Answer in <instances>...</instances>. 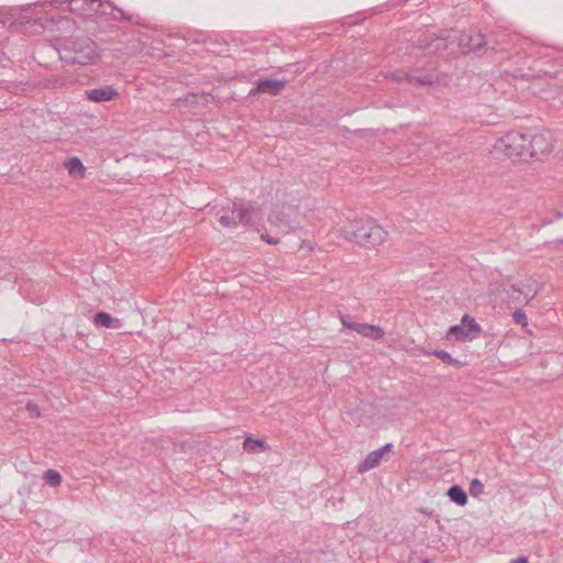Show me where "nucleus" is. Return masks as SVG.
<instances>
[{
  "mask_svg": "<svg viewBox=\"0 0 563 563\" xmlns=\"http://www.w3.org/2000/svg\"><path fill=\"white\" fill-rule=\"evenodd\" d=\"M433 42H437L435 49H445L448 47L446 38L444 37H437L433 40Z\"/></svg>",
  "mask_w": 563,
  "mask_h": 563,
  "instance_id": "obj_26",
  "label": "nucleus"
},
{
  "mask_svg": "<svg viewBox=\"0 0 563 563\" xmlns=\"http://www.w3.org/2000/svg\"><path fill=\"white\" fill-rule=\"evenodd\" d=\"M93 322L96 325L107 329H119L121 327L120 319L112 318L109 313L103 311L97 312L95 314Z\"/></svg>",
  "mask_w": 563,
  "mask_h": 563,
  "instance_id": "obj_13",
  "label": "nucleus"
},
{
  "mask_svg": "<svg viewBox=\"0 0 563 563\" xmlns=\"http://www.w3.org/2000/svg\"><path fill=\"white\" fill-rule=\"evenodd\" d=\"M60 58L68 64L85 66L93 64L100 58V54L93 41L75 38L65 44Z\"/></svg>",
  "mask_w": 563,
  "mask_h": 563,
  "instance_id": "obj_2",
  "label": "nucleus"
},
{
  "mask_svg": "<svg viewBox=\"0 0 563 563\" xmlns=\"http://www.w3.org/2000/svg\"><path fill=\"white\" fill-rule=\"evenodd\" d=\"M459 45L468 51H477L486 45L485 37L481 32H463L459 37Z\"/></svg>",
  "mask_w": 563,
  "mask_h": 563,
  "instance_id": "obj_10",
  "label": "nucleus"
},
{
  "mask_svg": "<svg viewBox=\"0 0 563 563\" xmlns=\"http://www.w3.org/2000/svg\"><path fill=\"white\" fill-rule=\"evenodd\" d=\"M495 153H503L510 159L528 157V134L511 131L498 139L494 144Z\"/></svg>",
  "mask_w": 563,
  "mask_h": 563,
  "instance_id": "obj_4",
  "label": "nucleus"
},
{
  "mask_svg": "<svg viewBox=\"0 0 563 563\" xmlns=\"http://www.w3.org/2000/svg\"><path fill=\"white\" fill-rule=\"evenodd\" d=\"M244 450L249 452H255V450L258 448L261 450H265L266 443L264 440L260 439H253L251 437H246L243 442Z\"/></svg>",
  "mask_w": 563,
  "mask_h": 563,
  "instance_id": "obj_18",
  "label": "nucleus"
},
{
  "mask_svg": "<svg viewBox=\"0 0 563 563\" xmlns=\"http://www.w3.org/2000/svg\"><path fill=\"white\" fill-rule=\"evenodd\" d=\"M285 80L261 78L257 80L256 87L250 91V96H255L256 93L277 96L285 89Z\"/></svg>",
  "mask_w": 563,
  "mask_h": 563,
  "instance_id": "obj_8",
  "label": "nucleus"
},
{
  "mask_svg": "<svg viewBox=\"0 0 563 563\" xmlns=\"http://www.w3.org/2000/svg\"><path fill=\"white\" fill-rule=\"evenodd\" d=\"M446 495L449 496L451 501L455 503L459 506H465L467 504V494L459 485L451 486L448 489Z\"/></svg>",
  "mask_w": 563,
  "mask_h": 563,
  "instance_id": "obj_14",
  "label": "nucleus"
},
{
  "mask_svg": "<svg viewBox=\"0 0 563 563\" xmlns=\"http://www.w3.org/2000/svg\"><path fill=\"white\" fill-rule=\"evenodd\" d=\"M103 7L100 0H69L68 10L80 15H91L102 12Z\"/></svg>",
  "mask_w": 563,
  "mask_h": 563,
  "instance_id": "obj_9",
  "label": "nucleus"
},
{
  "mask_svg": "<svg viewBox=\"0 0 563 563\" xmlns=\"http://www.w3.org/2000/svg\"><path fill=\"white\" fill-rule=\"evenodd\" d=\"M484 492V485L478 478H474L470 484V494L473 497H478Z\"/></svg>",
  "mask_w": 563,
  "mask_h": 563,
  "instance_id": "obj_20",
  "label": "nucleus"
},
{
  "mask_svg": "<svg viewBox=\"0 0 563 563\" xmlns=\"http://www.w3.org/2000/svg\"><path fill=\"white\" fill-rule=\"evenodd\" d=\"M340 320L344 328L352 330L353 325H356L357 322L353 321L349 314H340Z\"/></svg>",
  "mask_w": 563,
  "mask_h": 563,
  "instance_id": "obj_24",
  "label": "nucleus"
},
{
  "mask_svg": "<svg viewBox=\"0 0 563 563\" xmlns=\"http://www.w3.org/2000/svg\"><path fill=\"white\" fill-rule=\"evenodd\" d=\"M269 222L272 224H275V225H278V227H283L287 230H291L294 229L295 227L290 225L288 222H286L284 220V216L282 213H275V214H272L269 218H268Z\"/></svg>",
  "mask_w": 563,
  "mask_h": 563,
  "instance_id": "obj_19",
  "label": "nucleus"
},
{
  "mask_svg": "<svg viewBox=\"0 0 563 563\" xmlns=\"http://www.w3.org/2000/svg\"><path fill=\"white\" fill-rule=\"evenodd\" d=\"M117 96L118 91L112 86H102L86 91L87 99L93 102L110 101Z\"/></svg>",
  "mask_w": 563,
  "mask_h": 563,
  "instance_id": "obj_11",
  "label": "nucleus"
},
{
  "mask_svg": "<svg viewBox=\"0 0 563 563\" xmlns=\"http://www.w3.org/2000/svg\"><path fill=\"white\" fill-rule=\"evenodd\" d=\"M510 563H528V559L526 556H519L512 560Z\"/></svg>",
  "mask_w": 563,
  "mask_h": 563,
  "instance_id": "obj_29",
  "label": "nucleus"
},
{
  "mask_svg": "<svg viewBox=\"0 0 563 563\" xmlns=\"http://www.w3.org/2000/svg\"><path fill=\"white\" fill-rule=\"evenodd\" d=\"M43 479L51 487H56L62 483V475L55 470H47L43 474Z\"/></svg>",
  "mask_w": 563,
  "mask_h": 563,
  "instance_id": "obj_17",
  "label": "nucleus"
},
{
  "mask_svg": "<svg viewBox=\"0 0 563 563\" xmlns=\"http://www.w3.org/2000/svg\"><path fill=\"white\" fill-rule=\"evenodd\" d=\"M26 408L32 415L40 416V411L36 405L29 404Z\"/></svg>",
  "mask_w": 563,
  "mask_h": 563,
  "instance_id": "obj_28",
  "label": "nucleus"
},
{
  "mask_svg": "<svg viewBox=\"0 0 563 563\" xmlns=\"http://www.w3.org/2000/svg\"><path fill=\"white\" fill-rule=\"evenodd\" d=\"M516 323L526 325L527 324V316L522 310H516L512 314Z\"/></svg>",
  "mask_w": 563,
  "mask_h": 563,
  "instance_id": "obj_23",
  "label": "nucleus"
},
{
  "mask_svg": "<svg viewBox=\"0 0 563 563\" xmlns=\"http://www.w3.org/2000/svg\"><path fill=\"white\" fill-rule=\"evenodd\" d=\"M118 11L120 12L121 16L126 20V21H130L131 20V15H128L125 14L121 9H118Z\"/></svg>",
  "mask_w": 563,
  "mask_h": 563,
  "instance_id": "obj_31",
  "label": "nucleus"
},
{
  "mask_svg": "<svg viewBox=\"0 0 563 563\" xmlns=\"http://www.w3.org/2000/svg\"><path fill=\"white\" fill-rule=\"evenodd\" d=\"M435 80V76L432 73L415 71L410 73L409 84L412 85H432Z\"/></svg>",
  "mask_w": 563,
  "mask_h": 563,
  "instance_id": "obj_15",
  "label": "nucleus"
},
{
  "mask_svg": "<svg viewBox=\"0 0 563 563\" xmlns=\"http://www.w3.org/2000/svg\"><path fill=\"white\" fill-rule=\"evenodd\" d=\"M410 73L404 71V70H396L391 74V78L395 81H407L409 82Z\"/></svg>",
  "mask_w": 563,
  "mask_h": 563,
  "instance_id": "obj_22",
  "label": "nucleus"
},
{
  "mask_svg": "<svg viewBox=\"0 0 563 563\" xmlns=\"http://www.w3.org/2000/svg\"><path fill=\"white\" fill-rule=\"evenodd\" d=\"M70 19L68 16H60L59 20H58V23L60 24H70Z\"/></svg>",
  "mask_w": 563,
  "mask_h": 563,
  "instance_id": "obj_30",
  "label": "nucleus"
},
{
  "mask_svg": "<svg viewBox=\"0 0 563 563\" xmlns=\"http://www.w3.org/2000/svg\"><path fill=\"white\" fill-rule=\"evenodd\" d=\"M393 452V444L387 443L383 445L380 449L372 451L364 461L357 466V472L360 474L366 473L375 467H377L382 460Z\"/></svg>",
  "mask_w": 563,
  "mask_h": 563,
  "instance_id": "obj_7",
  "label": "nucleus"
},
{
  "mask_svg": "<svg viewBox=\"0 0 563 563\" xmlns=\"http://www.w3.org/2000/svg\"><path fill=\"white\" fill-rule=\"evenodd\" d=\"M433 355H435L438 358H440L441 361H443L446 364H457L459 363L455 358H453L451 356L450 353H448L444 350H435L433 352Z\"/></svg>",
  "mask_w": 563,
  "mask_h": 563,
  "instance_id": "obj_21",
  "label": "nucleus"
},
{
  "mask_svg": "<svg viewBox=\"0 0 563 563\" xmlns=\"http://www.w3.org/2000/svg\"><path fill=\"white\" fill-rule=\"evenodd\" d=\"M231 214H222L219 222L222 227L235 229L239 223L244 227L257 225L262 220V213L258 208L253 206L245 207L240 202H233L230 207Z\"/></svg>",
  "mask_w": 563,
  "mask_h": 563,
  "instance_id": "obj_3",
  "label": "nucleus"
},
{
  "mask_svg": "<svg viewBox=\"0 0 563 563\" xmlns=\"http://www.w3.org/2000/svg\"><path fill=\"white\" fill-rule=\"evenodd\" d=\"M556 218H558V219L563 218V212H560V211H559V212L556 213Z\"/></svg>",
  "mask_w": 563,
  "mask_h": 563,
  "instance_id": "obj_32",
  "label": "nucleus"
},
{
  "mask_svg": "<svg viewBox=\"0 0 563 563\" xmlns=\"http://www.w3.org/2000/svg\"><path fill=\"white\" fill-rule=\"evenodd\" d=\"M342 235L345 240L355 242L365 247H372L383 244L388 232L372 219L358 220L351 223L350 227L342 229Z\"/></svg>",
  "mask_w": 563,
  "mask_h": 563,
  "instance_id": "obj_1",
  "label": "nucleus"
},
{
  "mask_svg": "<svg viewBox=\"0 0 563 563\" xmlns=\"http://www.w3.org/2000/svg\"><path fill=\"white\" fill-rule=\"evenodd\" d=\"M262 240L265 241L266 243L268 244H277L278 243V240H275V239H272L271 236H268L267 234H262Z\"/></svg>",
  "mask_w": 563,
  "mask_h": 563,
  "instance_id": "obj_27",
  "label": "nucleus"
},
{
  "mask_svg": "<svg viewBox=\"0 0 563 563\" xmlns=\"http://www.w3.org/2000/svg\"><path fill=\"white\" fill-rule=\"evenodd\" d=\"M68 173L73 176H84L85 166L78 157H71L65 164Z\"/></svg>",
  "mask_w": 563,
  "mask_h": 563,
  "instance_id": "obj_16",
  "label": "nucleus"
},
{
  "mask_svg": "<svg viewBox=\"0 0 563 563\" xmlns=\"http://www.w3.org/2000/svg\"><path fill=\"white\" fill-rule=\"evenodd\" d=\"M272 563H298L295 558H291L289 555H280L275 558V560Z\"/></svg>",
  "mask_w": 563,
  "mask_h": 563,
  "instance_id": "obj_25",
  "label": "nucleus"
},
{
  "mask_svg": "<svg viewBox=\"0 0 563 563\" xmlns=\"http://www.w3.org/2000/svg\"><path fill=\"white\" fill-rule=\"evenodd\" d=\"M481 331H482V328L476 322V320L473 317L465 314L462 318L460 324L453 325L449 329L446 336L448 338L455 336L459 340H464L467 338L472 339V338L477 336L481 333Z\"/></svg>",
  "mask_w": 563,
  "mask_h": 563,
  "instance_id": "obj_6",
  "label": "nucleus"
},
{
  "mask_svg": "<svg viewBox=\"0 0 563 563\" xmlns=\"http://www.w3.org/2000/svg\"><path fill=\"white\" fill-rule=\"evenodd\" d=\"M552 150L553 143L549 132L528 134V157H539L549 154Z\"/></svg>",
  "mask_w": 563,
  "mask_h": 563,
  "instance_id": "obj_5",
  "label": "nucleus"
},
{
  "mask_svg": "<svg viewBox=\"0 0 563 563\" xmlns=\"http://www.w3.org/2000/svg\"><path fill=\"white\" fill-rule=\"evenodd\" d=\"M352 330L372 340H380L385 335V331L380 327L369 323L358 322L356 325L352 327Z\"/></svg>",
  "mask_w": 563,
  "mask_h": 563,
  "instance_id": "obj_12",
  "label": "nucleus"
}]
</instances>
